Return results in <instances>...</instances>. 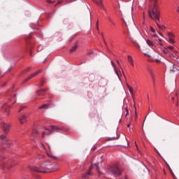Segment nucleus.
Instances as JSON below:
<instances>
[{"instance_id":"f257e3e1","label":"nucleus","mask_w":179,"mask_h":179,"mask_svg":"<svg viewBox=\"0 0 179 179\" xmlns=\"http://www.w3.org/2000/svg\"><path fill=\"white\" fill-rule=\"evenodd\" d=\"M110 172L112 173V174L113 176H121V173H122V169L118 165L113 166L110 168Z\"/></svg>"},{"instance_id":"f03ea898","label":"nucleus","mask_w":179,"mask_h":179,"mask_svg":"<svg viewBox=\"0 0 179 179\" xmlns=\"http://www.w3.org/2000/svg\"><path fill=\"white\" fill-rule=\"evenodd\" d=\"M157 8H159V5H157V3H154L152 10V13L156 20L157 22H160V12L157 10Z\"/></svg>"},{"instance_id":"7ed1b4c3","label":"nucleus","mask_w":179,"mask_h":179,"mask_svg":"<svg viewBox=\"0 0 179 179\" xmlns=\"http://www.w3.org/2000/svg\"><path fill=\"white\" fill-rule=\"evenodd\" d=\"M52 130L46 129V131L42 134V138H45V135H51L55 131L59 129L57 126H51Z\"/></svg>"},{"instance_id":"20e7f679","label":"nucleus","mask_w":179,"mask_h":179,"mask_svg":"<svg viewBox=\"0 0 179 179\" xmlns=\"http://www.w3.org/2000/svg\"><path fill=\"white\" fill-rule=\"evenodd\" d=\"M124 22L127 27V31L129 34V24H131L133 27H134V29H136V26L135 25V22H134V20L132 18H130V22L129 24L125 20H124Z\"/></svg>"},{"instance_id":"39448f33","label":"nucleus","mask_w":179,"mask_h":179,"mask_svg":"<svg viewBox=\"0 0 179 179\" xmlns=\"http://www.w3.org/2000/svg\"><path fill=\"white\" fill-rule=\"evenodd\" d=\"M42 70H39L34 73H32L31 76H29V78H27L24 80V83H26V82H29V80H30V79H33V78H36V76H37V75H38Z\"/></svg>"},{"instance_id":"423d86ee","label":"nucleus","mask_w":179,"mask_h":179,"mask_svg":"<svg viewBox=\"0 0 179 179\" xmlns=\"http://www.w3.org/2000/svg\"><path fill=\"white\" fill-rule=\"evenodd\" d=\"M96 5L100 8V9H103V10H106V8H104V6L103 5V0H92Z\"/></svg>"},{"instance_id":"0eeeda50","label":"nucleus","mask_w":179,"mask_h":179,"mask_svg":"<svg viewBox=\"0 0 179 179\" xmlns=\"http://www.w3.org/2000/svg\"><path fill=\"white\" fill-rule=\"evenodd\" d=\"M2 127L3 128L4 134H8L9 132V128H10V125L9 124H6L5 122L2 123Z\"/></svg>"},{"instance_id":"6e6552de","label":"nucleus","mask_w":179,"mask_h":179,"mask_svg":"<svg viewBox=\"0 0 179 179\" xmlns=\"http://www.w3.org/2000/svg\"><path fill=\"white\" fill-rule=\"evenodd\" d=\"M27 117H29L28 114L26 115H22L21 117H19L18 120L20 122V124H24V122H26V119L27 118Z\"/></svg>"},{"instance_id":"1a4fd4ad","label":"nucleus","mask_w":179,"mask_h":179,"mask_svg":"<svg viewBox=\"0 0 179 179\" xmlns=\"http://www.w3.org/2000/svg\"><path fill=\"white\" fill-rule=\"evenodd\" d=\"M0 139H2L3 141L4 145H10V141H9L8 138H6L5 136L3 135L0 136Z\"/></svg>"},{"instance_id":"9d476101","label":"nucleus","mask_w":179,"mask_h":179,"mask_svg":"<svg viewBox=\"0 0 179 179\" xmlns=\"http://www.w3.org/2000/svg\"><path fill=\"white\" fill-rule=\"evenodd\" d=\"M110 64L116 73V75L117 76V77L119 78L120 79V73H118V69H117V66L115 65V63H114V62L111 61L110 62Z\"/></svg>"},{"instance_id":"9b49d317","label":"nucleus","mask_w":179,"mask_h":179,"mask_svg":"<svg viewBox=\"0 0 179 179\" xmlns=\"http://www.w3.org/2000/svg\"><path fill=\"white\" fill-rule=\"evenodd\" d=\"M3 111H5V113H7V114H9V111H10V107L8 104H4L2 106Z\"/></svg>"},{"instance_id":"f8f14e48","label":"nucleus","mask_w":179,"mask_h":179,"mask_svg":"<svg viewBox=\"0 0 179 179\" xmlns=\"http://www.w3.org/2000/svg\"><path fill=\"white\" fill-rule=\"evenodd\" d=\"M50 166H51V163L45 162L41 166V169H50Z\"/></svg>"},{"instance_id":"ddd939ff","label":"nucleus","mask_w":179,"mask_h":179,"mask_svg":"<svg viewBox=\"0 0 179 179\" xmlns=\"http://www.w3.org/2000/svg\"><path fill=\"white\" fill-rule=\"evenodd\" d=\"M45 92H47V90H41L39 91L36 92V94L38 96H44L45 94Z\"/></svg>"},{"instance_id":"4468645a","label":"nucleus","mask_w":179,"mask_h":179,"mask_svg":"<svg viewBox=\"0 0 179 179\" xmlns=\"http://www.w3.org/2000/svg\"><path fill=\"white\" fill-rule=\"evenodd\" d=\"M32 170H33V171H38V172H39V173H48V171H43V170H41V169H38V168H37V167H36V166H34V168H32Z\"/></svg>"},{"instance_id":"2eb2a0df","label":"nucleus","mask_w":179,"mask_h":179,"mask_svg":"<svg viewBox=\"0 0 179 179\" xmlns=\"http://www.w3.org/2000/svg\"><path fill=\"white\" fill-rule=\"evenodd\" d=\"M146 43L148 47H150L151 48H153V47H155V44L152 41L148 39L146 41Z\"/></svg>"},{"instance_id":"dca6fc26","label":"nucleus","mask_w":179,"mask_h":179,"mask_svg":"<svg viewBox=\"0 0 179 179\" xmlns=\"http://www.w3.org/2000/svg\"><path fill=\"white\" fill-rule=\"evenodd\" d=\"M130 40H131V43H133V44L136 45V47H138V48H141V45H139V43H138L136 40H135L134 38H131Z\"/></svg>"},{"instance_id":"f3484780","label":"nucleus","mask_w":179,"mask_h":179,"mask_svg":"<svg viewBox=\"0 0 179 179\" xmlns=\"http://www.w3.org/2000/svg\"><path fill=\"white\" fill-rule=\"evenodd\" d=\"M50 107V104H43L38 107L39 109L47 110Z\"/></svg>"},{"instance_id":"a211bd4d","label":"nucleus","mask_w":179,"mask_h":179,"mask_svg":"<svg viewBox=\"0 0 179 179\" xmlns=\"http://www.w3.org/2000/svg\"><path fill=\"white\" fill-rule=\"evenodd\" d=\"M149 72H150V76H151V79L153 82V83H155V74L153 73V71H152V70H149Z\"/></svg>"},{"instance_id":"6ab92c4d","label":"nucleus","mask_w":179,"mask_h":179,"mask_svg":"<svg viewBox=\"0 0 179 179\" xmlns=\"http://www.w3.org/2000/svg\"><path fill=\"white\" fill-rule=\"evenodd\" d=\"M164 54H166L170 57H171V52H169V49H167V48H164Z\"/></svg>"},{"instance_id":"aec40b11","label":"nucleus","mask_w":179,"mask_h":179,"mask_svg":"<svg viewBox=\"0 0 179 179\" xmlns=\"http://www.w3.org/2000/svg\"><path fill=\"white\" fill-rule=\"evenodd\" d=\"M78 50V45H75L74 46L72 47V48L70 49V52H75Z\"/></svg>"},{"instance_id":"412c9836","label":"nucleus","mask_w":179,"mask_h":179,"mask_svg":"<svg viewBox=\"0 0 179 179\" xmlns=\"http://www.w3.org/2000/svg\"><path fill=\"white\" fill-rule=\"evenodd\" d=\"M94 166H95L96 169L97 170L99 176H101V172H100V169L99 168V163L94 164Z\"/></svg>"},{"instance_id":"4be33fe9","label":"nucleus","mask_w":179,"mask_h":179,"mask_svg":"<svg viewBox=\"0 0 179 179\" xmlns=\"http://www.w3.org/2000/svg\"><path fill=\"white\" fill-rule=\"evenodd\" d=\"M166 48L168 50H170V51H171V52H177V50H174V47H173V46H168Z\"/></svg>"},{"instance_id":"5701e85b","label":"nucleus","mask_w":179,"mask_h":179,"mask_svg":"<svg viewBox=\"0 0 179 179\" xmlns=\"http://www.w3.org/2000/svg\"><path fill=\"white\" fill-rule=\"evenodd\" d=\"M177 52H172L171 54V57H173V58H176V61H178V56H177Z\"/></svg>"},{"instance_id":"b1692460","label":"nucleus","mask_w":179,"mask_h":179,"mask_svg":"<svg viewBox=\"0 0 179 179\" xmlns=\"http://www.w3.org/2000/svg\"><path fill=\"white\" fill-rule=\"evenodd\" d=\"M90 178V171L84 175V178L87 179Z\"/></svg>"},{"instance_id":"393cba45","label":"nucleus","mask_w":179,"mask_h":179,"mask_svg":"<svg viewBox=\"0 0 179 179\" xmlns=\"http://www.w3.org/2000/svg\"><path fill=\"white\" fill-rule=\"evenodd\" d=\"M156 24H157V27H159V30H163V29H166V27L162 26V25L159 24V23H157V22Z\"/></svg>"},{"instance_id":"a878e982","label":"nucleus","mask_w":179,"mask_h":179,"mask_svg":"<svg viewBox=\"0 0 179 179\" xmlns=\"http://www.w3.org/2000/svg\"><path fill=\"white\" fill-rule=\"evenodd\" d=\"M168 37H169V38H174V34L171 33V32H169L168 33Z\"/></svg>"},{"instance_id":"bb28decb","label":"nucleus","mask_w":179,"mask_h":179,"mask_svg":"<svg viewBox=\"0 0 179 179\" xmlns=\"http://www.w3.org/2000/svg\"><path fill=\"white\" fill-rule=\"evenodd\" d=\"M127 87L129 89V91L130 92L131 94H134V91L132 90V87H131V86H129V85H127Z\"/></svg>"},{"instance_id":"cd10ccee","label":"nucleus","mask_w":179,"mask_h":179,"mask_svg":"<svg viewBox=\"0 0 179 179\" xmlns=\"http://www.w3.org/2000/svg\"><path fill=\"white\" fill-rule=\"evenodd\" d=\"M46 2L48 3H55V1H54V0H46Z\"/></svg>"},{"instance_id":"c85d7f7f","label":"nucleus","mask_w":179,"mask_h":179,"mask_svg":"<svg viewBox=\"0 0 179 179\" xmlns=\"http://www.w3.org/2000/svg\"><path fill=\"white\" fill-rule=\"evenodd\" d=\"M127 59H128L129 62H131L132 60H134L131 55H128Z\"/></svg>"},{"instance_id":"c756f323","label":"nucleus","mask_w":179,"mask_h":179,"mask_svg":"<svg viewBox=\"0 0 179 179\" xmlns=\"http://www.w3.org/2000/svg\"><path fill=\"white\" fill-rule=\"evenodd\" d=\"M24 108H26V106H22L20 107V109L18 110L19 113H22V111L23 110Z\"/></svg>"},{"instance_id":"7c9ffc66","label":"nucleus","mask_w":179,"mask_h":179,"mask_svg":"<svg viewBox=\"0 0 179 179\" xmlns=\"http://www.w3.org/2000/svg\"><path fill=\"white\" fill-rule=\"evenodd\" d=\"M32 134L34 135H36V134H38V130L37 129H34L33 131H32Z\"/></svg>"},{"instance_id":"2f4dec72","label":"nucleus","mask_w":179,"mask_h":179,"mask_svg":"<svg viewBox=\"0 0 179 179\" xmlns=\"http://www.w3.org/2000/svg\"><path fill=\"white\" fill-rule=\"evenodd\" d=\"M48 156H49V157H52V159H54L55 160H57V157L52 156L50 154H48Z\"/></svg>"},{"instance_id":"473e14b6","label":"nucleus","mask_w":179,"mask_h":179,"mask_svg":"<svg viewBox=\"0 0 179 179\" xmlns=\"http://www.w3.org/2000/svg\"><path fill=\"white\" fill-rule=\"evenodd\" d=\"M169 42L170 43V44H174V43H175V42L173 41V38H170Z\"/></svg>"},{"instance_id":"72a5a7b5","label":"nucleus","mask_w":179,"mask_h":179,"mask_svg":"<svg viewBox=\"0 0 179 179\" xmlns=\"http://www.w3.org/2000/svg\"><path fill=\"white\" fill-rule=\"evenodd\" d=\"M116 139H118V137H113L109 138V141H116Z\"/></svg>"},{"instance_id":"f704fd0d","label":"nucleus","mask_w":179,"mask_h":179,"mask_svg":"<svg viewBox=\"0 0 179 179\" xmlns=\"http://www.w3.org/2000/svg\"><path fill=\"white\" fill-rule=\"evenodd\" d=\"M150 30H151V31H152V33H155V31H156V30L155 29V28H153V27H150Z\"/></svg>"},{"instance_id":"c9c22d12","label":"nucleus","mask_w":179,"mask_h":179,"mask_svg":"<svg viewBox=\"0 0 179 179\" xmlns=\"http://www.w3.org/2000/svg\"><path fill=\"white\" fill-rule=\"evenodd\" d=\"M158 43L160 45H163V44H162V39H158Z\"/></svg>"},{"instance_id":"e433bc0d","label":"nucleus","mask_w":179,"mask_h":179,"mask_svg":"<svg viewBox=\"0 0 179 179\" xmlns=\"http://www.w3.org/2000/svg\"><path fill=\"white\" fill-rule=\"evenodd\" d=\"M97 148V146L96 145H94L92 148V150H96V148Z\"/></svg>"},{"instance_id":"4c0bfd02","label":"nucleus","mask_w":179,"mask_h":179,"mask_svg":"<svg viewBox=\"0 0 179 179\" xmlns=\"http://www.w3.org/2000/svg\"><path fill=\"white\" fill-rule=\"evenodd\" d=\"M10 97H16V94H11Z\"/></svg>"},{"instance_id":"58836bf2","label":"nucleus","mask_w":179,"mask_h":179,"mask_svg":"<svg viewBox=\"0 0 179 179\" xmlns=\"http://www.w3.org/2000/svg\"><path fill=\"white\" fill-rule=\"evenodd\" d=\"M176 69H174L173 67V69H170V72H176V70H175Z\"/></svg>"},{"instance_id":"ea45409f","label":"nucleus","mask_w":179,"mask_h":179,"mask_svg":"<svg viewBox=\"0 0 179 179\" xmlns=\"http://www.w3.org/2000/svg\"><path fill=\"white\" fill-rule=\"evenodd\" d=\"M149 16H150V19H153V16H152V14L150 13H149Z\"/></svg>"},{"instance_id":"a19ab883","label":"nucleus","mask_w":179,"mask_h":179,"mask_svg":"<svg viewBox=\"0 0 179 179\" xmlns=\"http://www.w3.org/2000/svg\"><path fill=\"white\" fill-rule=\"evenodd\" d=\"M131 65L134 64V60H131V62H129Z\"/></svg>"},{"instance_id":"79ce46f5","label":"nucleus","mask_w":179,"mask_h":179,"mask_svg":"<svg viewBox=\"0 0 179 179\" xmlns=\"http://www.w3.org/2000/svg\"><path fill=\"white\" fill-rule=\"evenodd\" d=\"M155 62H157V63H159V62H160V59H155Z\"/></svg>"},{"instance_id":"37998d69","label":"nucleus","mask_w":179,"mask_h":179,"mask_svg":"<svg viewBox=\"0 0 179 179\" xmlns=\"http://www.w3.org/2000/svg\"><path fill=\"white\" fill-rule=\"evenodd\" d=\"M108 20H109V22H110V23H113V20H111L110 17H108Z\"/></svg>"},{"instance_id":"c03bdc74","label":"nucleus","mask_w":179,"mask_h":179,"mask_svg":"<svg viewBox=\"0 0 179 179\" xmlns=\"http://www.w3.org/2000/svg\"><path fill=\"white\" fill-rule=\"evenodd\" d=\"M170 171H171V174L172 176H174V173H173V171L171 170V169H170Z\"/></svg>"},{"instance_id":"a18cd8bd","label":"nucleus","mask_w":179,"mask_h":179,"mask_svg":"<svg viewBox=\"0 0 179 179\" xmlns=\"http://www.w3.org/2000/svg\"><path fill=\"white\" fill-rule=\"evenodd\" d=\"M59 3H62V1H59L58 3L56 4V6L57 5H59Z\"/></svg>"},{"instance_id":"49530a36","label":"nucleus","mask_w":179,"mask_h":179,"mask_svg":"<svg viewBox=\"0 0 179 179\" xmlns=\"http://www.w3.org/2000/svg\"><path fill=\"white\" fill-rule=\"evenodd\" d=\"M73 1H76V0H69V3H71V2H73Z\"/></svg>"},{"instance_id":"de8ad7c7","label":"nucleus","mask_w":179,"mask_h":179,"mask_svg":"<svg viewBox=\"0 0 179 179\" xmlns=\"http://www.w3.org/2000/svg\"><path fill=\"white\" fill-rule=\"evenodd\" d=\"M101 163H103V157H101Z\"/></svg>"},{"instance_id":"09e8293b","label":"nucleus","mask_w":179,"mask_h":179,"mask_svg":"<svg viewBox=\"0 0 179 179\" xmlns=\"http://www.w3.org/2000/svg\"><path fill=\"white\" fill-rule=\"evenodd\" d=\"M43 85H44V83H41L40 85H39V86H43Z\"/></svg>"},{"instance_id":"8fccbe9b","label":"nucleus","mask_w":179,"mask_h":179,"mask_svg":"<svg viewBox=\"0 0 179 179\" xmlns=\"http://www.w3.org/2000/svg\"><path fill=\"white\" fill-rule=\"evenodd\" d=\"M117 65H119V66H120V62H119L118 60H117Z\"/></svg>"},{"instance_id":"3c124183","label":"nucleus","mask_w":179,"mask_h":179,"mask_svg":"<svg viewBox=\"0 0 179 179\" xmlns=\"http://www.w3.org/2000/svg\"><path fill=\"white\" fill-rule=\"evenodd\" d=\"M154 3H156L157 2V0H154Z\"/></svg>"},{"instance_id":"603ef678","label":"nucleus","mask_w":179,"mask_h":179,"mask_svg":"<svg viewBox=\"0 0 179 179\" xmlns=\"http://www.w3.org/2000/svg\"><path fill=\"white\" fill-rule=\"evenodd\" d=\"M96 24H97V29H99V25H98L99 22H97Z\"/></svg>"},{"instance_id":"864d4df0","label":"nucleus","mask_w":179,"mask_h":179,"mask_svg":"<svg viewBox=\"0 0 179 179\" xmlns=\"http://www.w3.org/2000/svg\"><path fill=\"white\" fill-rule=\"evenodd\" d=\"M130 125H131V124H129L127 125V127H128V128H129Z\"/></svg>"},{"instance_id":"5fc2aeb1","label":"nucleus","mask_w":179,"mask_h":179,"mask_svg":"<svg viewBox=\"0 0 179 179\" xmlns=\"http://www.w3.org/2000/svg\"><path fill=\"white\" fill-rule=\"evenodd\" d=\"M152 37H157V36L156 35H152Z\"/></svg>"},{"instance_id":"6e6d98bb","label":"nucleus","mask_w":179,"mask_h":179,"mask_svg":"<svg viewBox=\"0 0 179 179\" xmlns=\"http://www.w3.org/2000/svg\"><path fill=\"white\" fill-rule=\"evenodd\" d=\"M131 66H135V64L133 63V64H131Z\"/></svg>"},{"instance_id":"4d7b16f0","label":"nucleus","mask_w":179,"mask_h":179,"mask_svg":"<svg viewBox=\"0 0 179 179\" xmlns=\"http://www.w3.org/2000/svg\"><path fill=\"white\" fill-rule=\"evenodd\" d=\"M172 100H174V97H171Z\"/></svg>"},{"instance_id":"13d9d810","label":"nucleus","mask_w":179,"mask_h":179,"mask_svg":"<svg viewBox=\"0 0 179 179\" xmlns=\"http://www.w3.org/2000/svg\"><path fill=\"white\" fill-rule=\"evenodd\" d=\"M177 10V12H178V13H179V10Z\"/></svg>"},{"instance_id":"bf43d9fd","label":"nucleus","mask_w":179,"mask_h":179,"mask_svg":"<svg viewBox=\"0 0 179 179\" xmlns=\"http://www.w3.org/2000/svg\"><path fill=\"white\" fill-rule=\"evenodd\" d=\"M27 71H30V69H27Z\"/></svg>"},{"instance_id":"052dcab7","label":"nucleus","mask_w":179,"mask_h":179,"mask_svg":"<svg viewBox=\"0 0 179 179\" xmlns=\"http://www.w3.org/2000/svg\"><path fill=\"white\" fill-rule=\"evenodd\" d=\"M143 166H144V167H145V168H146V166H145V164H143Z\"/></svg>"},{"instance_id":"680f3d73","label":"nucleus","mask_w":179,"mask_h":179,"mask_svg":"<svg viewBox=\"0 0 179 179\" xmlns=\"http://www.w3.org/2000/svg\"><path fill=\"white\" fill-rule=\"evenodd\" d=\"M3 86H5V83L3 84Z\"/></svg>"},{"instance_id":"e2e57ef3","label":"nucleus","mask_w":179,"mask_h":179,"mask_svg":"<svg viewBox=\"0 0 179 179\" xmlns=\"http://www.w3.org/2000/svg\"><path fill=\"white\" fill-rule=\"evenodd\" d=\"M43 148H44V145H42Z\"/></svg>"},{"instance_id":"0e129e2a","label":"nucleus","mask_w":179,"mask_h":179,"mask_svg":"<svg viewBox=\"0 0 179 179\" xmlns=\"http://www.w3.org/2000/svg\"><path fill=\"white\" fill-rule=\"evenodd\" d=\"M15 103H16V101H15V102L13 103V104H15Z\"/></svg>"},{"instance_id":"69168bd1","label":"nucleus","mask_w":179,"mask_h":179,"mask_svg":"<svg viewBox=\"0 0 179 179\" xmlns=\"http://www.w3.org/2000/svg\"><path fill=\"white\" fill-rule=\"evenodd\" d=\"M30 55H31V52L30 53Z\"/></svg>"},{"instance_id":"338daca9","label":"nucleus","mask_w":179,"mask_h":179,"mask_svg":"<svg viewBox=\"0 0 179 179\" xmlns=\"http://www.w3.org/2000/svg\"><path fill=\"white\" fill-rule=\"evenodd\" d=\"M7 169H9L10 168H9V167H8Z\"/></svg>"},{"instance_id":"774afa93","label":"nucleus","mask_w":179,"mask_h":179,"mask_svg":"<svg viewBox=\"0 0 179 179\" xmlns=\"http://www.w3.org/2000/svg\"><path fill=\"white\" fill-rule=\"evenodd\" d=\"M160 34V36H162V34Z\"/></svg>"}]
</instances>
